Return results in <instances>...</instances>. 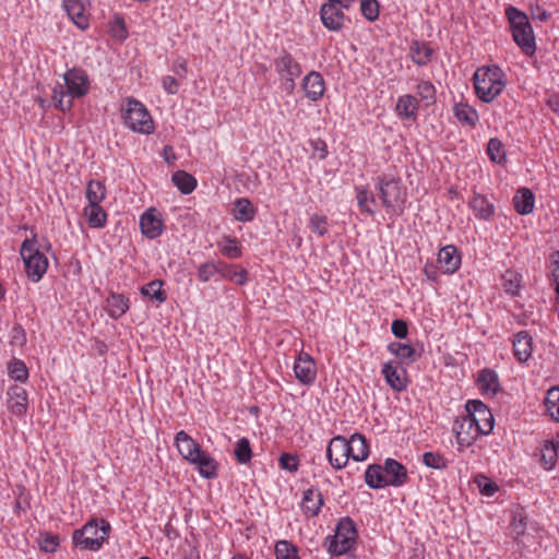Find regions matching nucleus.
Here are the masks:
<instances>
[{"label": "nucleus", "mask_w": 559, "mask_h": 559, "mask_svg": "<svg viewBox=\"0 0 559 559\" xmlns=\"http://www.w3.org/2000/svg\"><path fill=\"white\" fill-rule=\"evenodd\" d=\"M233 215L238 222H251L254 218L255 210L247 198L237 199L234 203Z\"/></svg>", "instance_id": "38"}, {"label": "nucleus", "mask_w": 559, "mask_h": 559, "mask_svg": "<svg viewBox=\"0 0 559 559\" xmlns=\"http://www.w3.org/2000/svg\"><path fill=\"white\" fill-rule=\"evenodd\" d=\"M527 525V518L523 512H516L511 522L512 534L516 537L524 535Z\"/></svg>", "instance_id": "58"}, {"label": "nucleus", "mask_w": 559, "mask_h": 559, "mask_svg": "<svg viewBox=\"0 0 559 559\" xmlns=\"http://www.w3.org/2000/svg\"><path fill=\"white\" fill-rule=\"evenodd\" d=\"M452 430L460 451L471 447L479 436H483L466 414L455 419Z\"/></svg>", "instance_id": "12"}, {"label": "nucleus", "mask_w": 559, "mask_h": 559, "mask_svg": "<svg viewBox=\"0 0 559 559\" xmlns=\"http://www.w3.org/2000/svg\"><path fill=\"white\" fill-rule=\"evenodd\" d=\"M545 406L548 414L559 421V386H554L547 391Z\"/></svg>", "instance_id": "50"}, {"label": "nucleus", "mask_w": 559, "mask_h": 559, "mask_svg": "<svg viewBox=\"0 0 559 559\" xmlns=\"http://www.w3.org/2000/svg\"><path fill=\"white\" fill-rule=\"evenodd\" d=\"M348 441L349 456L355 462H364L368 459L370 453L369 443L366 437L361 433H353Z\"/></svg>", "instance_id": "26"}, {"label": "nucleus", "mask_w": 559, "mask_h": 559, "mask_svg": "<svg viewBox=\"0 0 559 559\" xmlns=\"http://www.w3.org/2000/svg\"><path fill=\"white\" fill-rule=\"evenodd\" d=\"M512 347L515 359L521 364L526 362L533 354V337L527 331H520L513 336Z\"/></svg>", "instance_id": "20"}, {"label": "nucleus", "mask_w": 559, "mask_h": 559, "mask_svg": "<svg viewBox=\"0 0 559 559\" xmlns=\"http://www.w3.org/2000/svg\"><path fill=\"white\" fill-rule=\"evenodd\" d=\"M294 372L301 384L310 385L317 379L316 361L309 354L301 352L295 360Z\"/></svg>", "instance_id": "16"}, {"label": "nucleus", "mask_w": 559, "mask_h": 559, "mask_svg": "<svg viewBox=\"0 0 559 559\" xmlns=\"http://www.w3.org/2000/svg\"><path fill=\"white\" fill-rule=\"evenodd\" d=\"M388 350L400 359L399 364L409 365L415 362L419 357L415 348L405 343L392 342L388 345Z\"/></svg>", "instance_id": "31"}, {"label": "nucleus", "mask_w": 559, "mask_h": 559, "mask_svg": "<svg viewBox=\"0 0 559 559\" xmlns=\"http://www.w3.org/2000/svg\"><path fill=\"white\" fill-rule=\"evenodd\" d=\"M559 441H545L540 449V464L547 471L554 468L557 463Z\"/></svg>", "instance_id": "37"}, {"label": "nucleus", "mask_w": 559, "mask_h": 559, "mask_svg": "<svg viewBox=\"0 0 559 559\" xmlns=\"http://www.w3.org/2000/svg\"><path fill=\"white\" fill-rule=\"evenodd\" d=\"M438 266L433 265V263H426L424 266V274L430 282H438L439 280V273H438Z\"/></svg>", "instance_id": "63"}, {"label": "nucleus", "mask_w": 559, "mask_h": 559, "mask_svg": "<svg viewBox=\"0 0 559 559\" xmlns=\"http://www.w3.org/2000/svg\"><path fill=\"white\" fill-rule=\"evenodd\" d=\"M546 104L554 112L559 114V94H549L547 96Z\"/></svg>", "instance_id": "64"}, {"label": "nucleus", "mask_w": 559, "mask_h": 559, "mask_svg": "<svg viewBox=\"0 0 559 559\" xmlns=\"http://www.w3.org/2000/svg\"><path fill=\"white\" fill-rule=\"evenodd\" d=\"M384 477L388 486L400 487L407 480V471L400 462L388 459L383 466Z\"/></svg>", "instance_id": "25"}, {"label": "nucleus", "mask_w": 559, "mask_h": 559, "mask_svg": "<svg viewBox=\"0 0 559 559\" xmlns=\"http://www.w3.org/2000/svg\"><path fill=\"white\" fill-rule=\"evenodd\" d=\"M163 87L168 94H177L179 91V82L170 75L163 78Z\"/></svg>", "instance_id": "62"}, {"label": "nucleus", "mask_w": 559, "mask_h": 559, "mask_svg": "<svg viewBox=\"0 0 559 559\" xmlns=\"http://www.w3.org/2000/svg\"><path fill=\"white\" fill-rule=\"evenodd\" d=\"M360 11L368 21L373 22L379 17V3L377 0H361Z\"/></svg>", "instance_id": "56"}, {"label": "nucleus", "mask_w": 559, "mask_h": 559, "mask_svg": "<svg viewBox=\"0 0 559 559\" xmlns=\"http://www.w3.org/2000/svg\"><path fill=\"white\" fill-rule=\"evenodd\" d=\"M323 506L321 492L314 488H308L304 491L301 500V509L306 516H317Z\"/></svg>", "instance_id": "27"}, {"label": "nucleus", "mask_w": 559, "mask_h": 559, "mask_svg": "<svg viewBox=\"0 0 559 559\" xmlns=\"http://www.w3.org/2000/svg\"><path fill=\"white\" fill-rule=\"evenodd\" d=\"M418 107V98L414 95L405 94L397 98L395 111L401 118L415 120L417 118Z\"/></svg>", "instance_id": "28"}, {"label": "nucleus", "mask_w": 559, "mask_h": 559, "mask_svg": "<svg viewBox=\"0 0 559 559\" xmlns=\"http://www.w3.org/2000/svg\"><path fill=\"white\" fill-rule=\"evenodd\" d=\"M276 559H299L298 549L288 540H278L275 545Z\"/></svg>", "instance_id": "51"}, {"label": "nucleus", "mask_w": 559, "mask_h": 559, "mask_svg": "<svg viewBox=\"0 0 559 559\" xmlns=\"http://www.w3.org/2000/svg\"><path fill=\"white\" fill-rule=\"evenodd\" d=\"M344 7L338 3L324 2L320 8V19L325 28L331 32H338L345 22Z\"/></svg>", "instance_id": "14"}, {"label": "nucleus", "mask_w": 559, "mask_h": 559, "mask_svg": "<svg viewBox=\"0 0 559 559\" xmlns=\"http://www.w3.org/2000/svg\"><path fill=\"white\" fill-rule=\"evenodd\" d=\"M175 444L183 460L189 462L201 450V445L185 430H180L175 436Z\"/></svg>", "instance_id": "23"}, {"label": "nucleus", "mask_w": 559, "mask_h": 559, "mask_svg": "<svg viewBox=\"0 0 559 559\" xmlns=\"http://www.w3.org/2000/svg\"><path fill=\"white\" fill-rule=\"evenodd\" d=\"M522 283V275L513 270H507L501 276V285L504 292L511 296L519 294Z\"/></svg>", "instance_id": "42"}, {"label": "nucleus", "mask_w": 559, "mask_h": 559, "mask_svg": "<svg viewBox=\"0 0 559 559\" xmlns=\"http://www.w3.org/2000/svg\"><path fill=\"white\" fill-rule=\"evenodd\" d=\"M376 190L388 213L402 215L407 200V190L402 178L392 173H384L376 178Z\"/></svg>", "instance_id": "2"}, {"label": "nucleus", "mask_w": 559, "mask_h": 559, "mask_svg": "<svg viewBox=\"0 0 559 559\" xmlns=\"http://www.w3.org/2000/svg\"><path fill=\"white\" fill-rule=\"evenodd\" d=\"M221 260L206 261L198 267V278L202 283L210 282L216 274L219 275Z\"/></svg>", "instance_id": "49"}, {"label": "nucleus", "mask_w": 559, "mask_h": 559, "mask_svg": "<svg viewBox=\"0 0 559 559\" xmlns=\"http://www.w3.org/2000/svg\"><path fill=\"white\" fill-rule=\"evenodd\" d=\"M40 549L46 552H53L59 546V537L53 534H45L39 540Z\"/></svg>", "instance_id": "60"}, {"label": "nucleus", "mask_w": 559, "mask_h": 559, "mask_svg": "<svg viewBox=\"0 0 559 559\" xmlns=\"http://www.w3.org/2000/svg\"><path fill=\"white\" fill-rule=\"evenodd\" d=\"M129 308V299L122 294L111 293L106 300V309L110 318L118 319L122 317Z\"/></svg>", "instance_id": "30"}, {"label": "nucleus", "mask_w": 559, "mask_h": 559, "mask_svg": "<svg viewBox=\"0 0 559 559\" xmlns=\"http://www.w3.org/2000/svg\"><path fill=\"white\" fill-rule=\"evenodd\" d=\"M506 15L514 43L521 48L524 55L528 57L533 56L536 51V41L527 15L514 7H508L506 9Z\"/></svg>", "instance_id": "5"}, {"label": "nucleus", "mask_w": 559, "mask_h": 559, "mask_svg": "<svg viewBox=\"0 0 559 559\" xmlns=\"http://www.w3.org/2000/svg\"><path fill=\"white\" fill-rule=\"evenodd\" d=\"M63 80L67 91L62 86L53 88L52 99L56 107L64 112L71 109L74 98H81L90 92L91 80L86 71L79 68L69 69Z\"/></svg>", "instance_id": "3"}, {"label": "nucleus", "mask_w": 559, "mask_h": 559, "mask_svg": "<svg viewBox=\"0 0 559 559\" xmlns=\"http://www.w3.org/2000/svg\"><path fill=\"white\" fill-rule=\"evenodd\" d=\"M235 459L240 464H248L252 459V450L248 438H240L235 445Z\"/></svg>", "instance_id": "48"}, {"label": "nucleus", "mask_w": 559, "mask_h": 559, "mask_svg": "<svg viewBox=\"0 0 559 559\" xmlns=\"http://www.w3.org/2000/svg\"><path fill=\"white\" fill-rule=\"evenodd\" d=\"M357 528L354 521L346 516L338 521L334 535L325 538L326 550L332 556H342L348 552L357 540Z\"/></svg>", "instance_id": "7"}, {"label": "nucleus", "mask_w": 559, "mask_h": 559, "mask_svg": "<svg viewBox=\"0 0 559 559\" xmlns=\"http://www.w3.org/2000/svg\"><path fill=\"white\" fill-rule=\"evenodd\" d=\"M356 192L359 210L370 216L374 215L376 199L373 194L365 187H357Z\"/></svg>", "instance_id": "40"}, {"label": "nucleus", "mask_w": 559, "mask_h": 559, "mask_svg": "<svg viewBox=\"0 0 559 559\" xmlns=\"http://www.w3.org/2000/svg\"><path fill=\"white\" fill-rule=\"evenodd\" d=\"M348 450V441L343 436L333 437L326 447V459L330 465L336 469H343L350 459Z\"/></svg>", "instance_id": "13"}, {"label": "nucleus", "mask_w": 559, "mask_h": 559, "mask_svg": "<svg viewBox=\"0 0 559 559\" xmlns=\"http://www.w3.org/2000/svg\"><path fill=\"white\" fill-rule=\"evenodd\" d=\"M275 72L283 81V85L287 92H293L295 81L301 74V66L293 56L283 50L273 61Z\"/></svg>", "instance_id": "9"}, {"label": "nucleus", "mask_w": 559, "mask_h": 559, "mask_svg": "<svg viewBox=\"0 0 559 559\" xmlns=\"http://www.w3.org/2000/svg\"><path fill=\"white\" fill-rule=\"evenodd\" d=\"M366 484L373 489L388 486L383 467L377 464L368 466L365 473Z\"/></svg>", "instance_id": "39"}, {"label": "nucleus", "mask_w": 559, "mask_h": 559, "mask_svg": "<svg viewBox=\"0 0 559 559\" xmlns=\"http://www.w3.org/2000/svg\"><path fill=\"white\" fill-rule=\"evenodd\" d=\"M475 483L477 484L479 491L481 495L491 497L498 491V486L496 483L491 481L486 476L479 475L475 478Z\"/></svg>", "instance_id": "57"}, {"label": "nucleus", "mask_w": 559, "mask_h": 559, "mask_svg": "<svg viewBox=\"0 0 559 559\" xmlns=\"http://www.w3.org/2000/svg\"><path fill=\"white\" fill-rule=\"evenodd\" d=\"M120 110L123 124L128 129L145 135L154 133V120L142 102L132 96L126 97L122 99Z\"/></svg>", "instance_id": "4"}, {"label": "nucleus", "mask_w": 559, "mask_h": 559, "mask_svg": "<svg viewBox=\"0 0 559 559\" xmlns=\"http://www.w3.org/2000/svg\"><path fill=\"white\" fill-rule=\"evenodd\" d=\"M218 246L222 254L229 259H238L242 254L241 246L236 237L225 236Z\"/></svg>", "instance_id": "45"}, {"label": "nucleus", "mask_w": 559, "mask_h": 559, "mask_svg": "<svg viewBox=\"0 0 559 559\" xmlns=\"http://www.w3.org/2000/svg\"><path fill=\"white\" fill-rule=\"evenodd\" d=\"M381 373L386 384L395 392H403L407 389L408 381L406 370L400 367L397 361H386L382 365Z\"/></svg>", "instance_id": "15"}, {"label": "nucleus", "mask_w": 559, "mask_h": 559, "mask_svg": "<svg viewBox=\"0 0 559 559\" xmlns=\"http://www.w3.org/2000/svg\"><path fill=\"white\" fill-rule=\"evenodd\" d=\"M477 385L484 395L493 396L499 391V379L491 369H483L477 376Z\"/></svg>", "instance_id": "29"}, {"label": "nucleus", "mask_w": 559, "mask_h": 559, "mask_svg": "<svg viewBox=\"0 0 559 559\" xmlns=\"http://www.w3.org/2000/svg\"><path fill=\"white\" fill-rule=\"evenodd\" d=\"M83 214L91 228H103L107 224V213L100 204H87Z\"/></svg>", "instance_id": "35"}, {"label": "nucleus", "mask_w": 559, "mask_h": 559, "mask_svg": "<svg viewBox=\"0 0 559 559\" xmlns=\"http://www.w3.org/2000/svg\"><path fill=\"white\" fill-rule=\"evenodd\" d=\"M141 233L147 239H156L165 230V218L160 211L155 207L145 210L139 218Z\"/></svg>", "instance_id": "11"}, {"label": "nucleus", "mask_w": 559, "mask_h": 559, "mask_svg": "<svg viewBox=\"0 0 559 559\" xmlns=\"http://www.w3.org/2000/svg\"><path fill=\"white\" fill-rule=\"evenodd\" d=\"M278 464L281 468L295 473L299 467V460L296 455L283 453L278 459Z\"/></svg>", "instance_id": "59"}, {"label": "nucleus", "mask_w": 559, "mask_h": 559, "mask_svg": "<svg viewBox=\"0 0 559 559\" xmlns=\"http://www.w3.org/2000/svg\"><path fill=\"white\" fill-rule=\"evenodd\" d=\"M109 532L110 524L106 520L92 519L73 532L72 542L82 550L98 551L108 539Z\"/></svg>", "instance_id": "6"}, {"label": "nucleus", "mask_w": 559, "mask_h": 559, "mask_svg": "<svg viewBox=\"0 0 559 559\" xmlns=\"http://www.w3.org/2000/svg\"><path fill=\"white\" fill-rule=\"evenodd\" d=\"M415 92L418 96V100L424 102L427 106L436 102L437 90L428 80H417Z\"/></svg>", "instance_id": "44"}, {"label": "nucleus", "mask_w": 559, "mask_h": 559, "mask_svg": "<svg viewBox=\"0 0 559 559\" xmlns=\"http://www.w3.org/2000/svg\"><path fill=\"white\" fill-rule=\"evenodd\" d=\"M535 205V197L528 188H521L513 197V206L521 215L533 212Z\"/></svg>", "instance_id": "33"}, {"label": "nucleus", "mask_w": 559, "mask_h": 559, "mask_svg": "<svg viewBox=\"0 0 559 559\" xmlns=\"http://www.w3.org/2000/svg\"><path fill=\"white\" fill-rule=\"evenodd\" d=\"M468 206L480 221L489 222L495 215V205L480 193L474 192L468 201Z\"/></svg>", "instance_id": "24"}, {"label": "nucleus", "mask_w": 559, "mask_h": 559, "mask_svg": "<svg viewBox=\"0 0 559 559\" xmlns=\"http://www.w3.org/2000/svg\"><path fill=\"white\" fill-rule=\"evenodd\" d=\"M437 264L443 274H453L461 266V254L455 246L448 245L438 252Z\"/></svg>", "instance_id": "18"}, {"label": "nucleus", "mask_w": 559, "mask_h": 559, "mask_svg": "<svg viewBox=\"0 0 559 559\" xmlns=\"http://www.w3.org/2000/svg\"><path fill=\"white\" fill-rule=\"evenodd\" d=\"M219 276L222 278L235 282L238 285H245L248 282V272L246 269L228 264L221 260Z\"/></svg>", "instance_id": "34"}, {"label": "nucleus", "mask_w": 559, "mask_h": 559, "mask_svg": "<svg viewBox=\"0 0 559 559\" xmlns=\"http://www.w3.org/2000/svg\"><path fill=\"white\" fill-rule=\"evenodd\" d=\"M465 414L484 436L492 431L495 423L492 413L481 401L469 400L465 405Z\"/></svg>", "instance_id": "10"}, {"label": "nucleus", "mask_w": 559, "mask_h": 559, "mask_svg": "<svg viewBox=\"0 0 559 559\" xmlns=\"http://www.w3.org/2000/svg\"><path fill=\"white\" fill-rule=\"evenodd\" d=\"M508 76L498 64L481 66L473 75L476 96L484 103H492L506 90Z\"/></svg>", "instance_id": "1"}, {"label": "nucleus", "mask_w": 559, "mask_h": 559, "mask_svg": "<svg viewBox=\"0 0 559 559\" xmlns=\"http://www.w3.org/2000/svg\"><path fill=\"white\" fill-rule=\"evenodd\" d=\"M9 376L19 382H26L28 379V370L26 365L19 359L12 360L8 366Z\"/></svg>", "instance_id": "52"}, {"label": "nucleus", "mask_w": 559, "mask_h": 559, "mask_svg": "<svg viewBox=\"0 0 559 559\" xmlns=\"http://www.w3.org/2000/svg\"><path fill=\"white\" fill-rule=\"evenodd\" d=\"M109 34L112 38L120 41L124 40L128 37V31L123 17H121L120 15H116L109 22Z\"/></svg>", "instance_id": "53"}, {"label": "nucleus", "mask_w": 559, "mask_h": 559, "mask_svg": "<svg viewBox=\"0 0 559 559\" xmlns=\"http://www.w3.org/2000/svg\"><path fill=\"white\" fill-rule=\"evenodd\" d=\"M391 331L397 338H405L408 334V326L404 320L395 319L391 324Z\"/></svg>", "instance_id": "61"}, {"label": "nucleus", "mask_w": 559, "mask_h": 559, "mask_svg": "<svg viewBox=\"0 0 559 559\" xmlns=\"http://www.w3.org/2000/svg\"><path fill=\"white\" fill-rule=\"evenodd\" d=\"M163 285V281L154 280L141 288V294L162 304L167 298Z\"/></svg>", "instance_id": "46"}, {"label": "nucleus", "mask_w": 559, "mask_h": 559, "mask_svg": "<svg viewBox=\"0 0 559 559\" xmlns=\"http://www.w3.org/2000/svg\"><path fill=\"white\" fill-rule=\"evenodd\" d=\"M85 197L87 204H100L106 198L105 185L99 180H90L86 186Z\"/></svg>", "instance_id": "43"}, {"label": "nucleus", "mask_w": 559, "mask_h": 559, "mask_svg": "<svg viewBox=\"0 0 559 559\" xmlns=\"http://www.w3.org/2000/svg\"><path fill=\"white\" fill-rule=\"evenodd\" d=\"M302 90L305 91L306 97L312 102H317L322 98L325 92V82L321 73L317 71L309 72L302 79Z\"/></svg>", "instance_id": "21"}, {"label": "nucleus", "mask_w": 559, "mask_h": 559, "mask_svg": "<svg viewBox=\"0 0 559 559\" xmlns=\"http://www.w3.org/2000/svg\"><path fill=\"white\" fill-rule=\"evenodd\" d=\"M20 254L25 265L28 278L37 283L47 272L49 262L45 253H43L35 239H25L20 249Z\"/></svg>", "instance_id": "8"}, {"label": "nucleus", "mask_w": 559, "mask_h": 559, "mask_svg": "<svg viewBox=\"0 0 559 559\" xmlns=\"http://www.w3.org/2000/svg\"><path fill=\"white\" fill-rule=\"evenodd\" d=\"M486 152L489 159L493 163L503 164L507 160L504 146L497 138H492L488 141Z\"/></svg>", "instance_id": "47"}, {"label": "nucleus", "mask_w": 559, "mask_h": 559, "mask_svg": "<svg viewBox=\"0 0 559 559\" xmlns=\"http://www.w3.org/2000/svg\"><path fill=\"white\" fill-rule=\"evenodd\" d=\"M328 225L329 221L324 215L312 214L309 218V228L319 237H323L328 234Z\"/></svg>", "instance_id": "55"}, {"label": "nucleus", "mask_w": 559, "mask_h": 559, "mask_svg": "<svg viewBox=\"0 0 559 559\" xmlns=\"http://www.w3.org/2000/svg\"><path fill=\"white\" fill-rule=\"evenodd\" d=\"M454 117L464 126L474 128L479 121L477 110L466 103H457L453 107Z\"/></svg>", "instance_id": "32"}, {"label": "nucleus", "mask_w": 559, "mask_h": 559, "mask_svg": "<svg viewBox=\"0 0 559 559\" xmlns=\"http://www.w3.org/2000/svg\"><path fill=\"white\" fill-rule=\"evenodd\" d=\"M171 179L174 185L183 194H189L197 188V179L185 170L176 171Z\"/></svg>", "instance_id": "41"}, {"label": "nucleus", "mask_w": 559, "mask_h": 559, "mask_svg": "<svg viewBox=\"0 0 559 559\" xmlns=\"http://www.w3.org/2000/svg\"><path fill=\"white\" fill-rule=\"evenodd\" d=\"M432 52L433 50L424 41L415 40L409 47V56L418 66H426L431 60Z\"/></svg>", "instance_id": "36"}, {"label": "nucleus", "mask_w": 559, "mask_h": 559, "mask_svg": "<svg viewBox=\"0 0 559 559\" xmlns=\"http://www.w3.org/2000/svg\"><path fill=\"white\" fill-rule=\"evenodd\" d=\"M189 463L194 465L199 474L205 479H213L218 476V462L203 449Z\"/></svg>", "instance_id": "19"}, {"label": "nucleus", "mask_w": 559, "mask_h": 559, "mask_svg": "<svg viewBox=\"0 0 559 559\" xmlns=\"http://www.w3.org/2000/svg\"><path fill=\"white\" fill-rule=\"evenodd\" d=\"M423 463L430 468L444 469L448 467V460L438 452H425Z\"/></svg>", "instance_id": "54"}, {"label": "nucleus", "mask_w": 559, "mask_h": 559, "mask_svg": "<svg viewBox=\"0 0 559 559\" xmlns=\"http://www.w3.org/2000/svg\"><path fill=\"white\" fill-rule=\"evenodd\" d=\"M7 407L14 416L23 417L28 408L27 391L17 384L11 385L7 391Z\"/></svg>", "instance_id": "17"}, {"label": "nucleus", "mask_w": 559, "mask_h": 559, "mask_svg": "<svg viewBox=\"0 0 559 559\" xmlns=\"http://www.w3.org/2000/svg\"><path fill=\"white\" fill-rule=\"evenodd\" d=\"M63 8L79 28L86 29L88 27V14L83 0H63Z\"/></svg>", "instance_id": "22"}]
</instances>
